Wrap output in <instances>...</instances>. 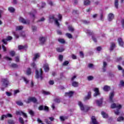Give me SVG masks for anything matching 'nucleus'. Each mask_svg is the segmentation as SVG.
<instances>
[{"mask_svg": "<svg viewBox=\"0 0 124 124\" xmlns=\"http://www.w3.org/2000/svg\"><path fill=\"white\" fill-rule=\"evenodd\" d=\"M110 107L112 109H114V108H116L117 109H118L114 111L115 115H119L120 114V111L119 110L122 108V105L119 104L113 103L111 104Z\"/></svg>", "mask_w": 124, "mask_h": 124, "instance_id": "nucleus-1", "label": "nucleus"}, {"mask_svg": "<svg viewBox=\"0 0 124 124\" xmlns=\"http://www.w3.org/2000/svg\"><path fill=\"white\" fill-rule=\"evenodd\" d=\"M78 105L79 106L80 110L81 111H85V112H88L89 110H90V107L88 106H84V105H83V103L81 102H78Z\"/></svg>", "mask_w": 124, "mask_h": 124, "instance_id": "nucleus-2", "label": "nucleus"}, {"mask_svg": "<svg viewBox=\"0 0 124 124\" xmlns=\"http://www.w3.org/2000/svg\"><path fill=\"white\" fill-rule=\"evenodd\" d=\"M35 73V78H36V79H38L39 78H41V80H42V79H43V78L42 77V74L43 73V71H42V69H40V72H39L38 70H36Z\"/></svg>", "mask_w": 124, "mask_h": 124, "instance_id": "nucleus-3", "label": "nucleus"}, {"mask_svg": "<svg viewBox=\"0 0 124 124\" xmlns=\"http://www.w3.org/2000/svg\"><path fill=\"white\" fill-rule=\"evenodd\" d=\"M37 102V99L34 97H30L28 98V100L25 101V102L29 104V103H31V102H33V103H36Z\"/></svg>", "mask_w": 124, "mask_h": 124, "instance_id": "nucleus-4", "label": "nucleus"}, {"mask_svg": "<svg viewBox=\"0 0 124 124\" xmlns=\"http://www.w3.org/2000/svg\"><path fill=\"white\" fill-rule=\"evenodd\" d=\"M1 83H2V86L4 88H7V86L9 85V81L8 79L6 78H2L1 79Z\"/></svg>", "mask_w": 124, "mask_h": 124, "instance_id": "nucleus-5", "label": "nucleus"}, {"mask_svg": "<svg viewBox=\"0 0 124 124\" xmlns=\"http://www.w3.org/2000/svg\"><path fill=\"white\" fill-rule=\"evenodd\" d=\"M52 20H54L55 24L56 26L60 28V23H59V21L58 19L55 18V16L52 15L49 17V21L52 22Z\"/></svg>", "mask_w": 124, "mask_h": 124, "instance_id": "nucleus-6", "label": "nucleus"}, {"mask_svg": "<svg viewBox=\"0 0 124 124\" xmlns=\"http://www.w3.org/2000/svg\"><path fill=\"white\" fill-rule=\"evenodd\" d=\"M12 114L10 113H8L7 114H3L1 116L0 118V120L1 121H3L4 119H7V118H12Z\"/></svg>", "mask_w": 124, "mask_h": 124, "instance_id": "nucleus-7", "label": "nucleus"}, {"mask_svg": "<svg viewBox=\"0 0 124 124\" xmlns=\"http://www.w3.org/2000/svg\"><path fill=\"white\" fill-rule=\"evenodd\" d=\"M19 22L22 23L23 24H25L26 25H29L30 24V20L24 19V18L20 17L19 18Z\"/></svg>", "mask_w": 124, "mask_h": 124, "instance_id": "nucleus-8", "label": "nucleus"}, {"mask_svg": "<svg viewBox=\"0 0 124 124\" xmlns=\"http://www.w3.org/2000/svg\"><path fill=\"white\" fill-rule=\"evenodd\" d=\"M47 40V38L46 37H40L39 38V41H40V44L41 45H43L44 43L46 42V40Z\"/></svg>", "mask_w": 124, "mask_h": 124, "instance_id": "nucleus-9", "label": "nucleus"}, {"mask_svg": "<svg viewBox=\"0 0 124 124\" xmlns=\"http://www.w3.org/2000/svg\"><path fill=\"white\" fill-rule=\"evenodd\" d=\"M39 110H40V111H42V110H45V111H47V112H48V111H49V108L46 106H45V107L43 106H40L39 107Z\"/></svg>", "mask_w": 124, "mask_h": 124, "instance_id": "nucleus-10", "label": "nucleus"}, {"mask_svg": "<svg viewBox=\"0 0 124 124\" xmlns=\"http://www.w3.org/2000/svg\"><path fill=\"white\" fill-rule=\"evenodd\" d=\"M9 40H12V37L9 36L7 37L6 39H3L2 40V42L4 43V44H7V41H9Z\"/></svg>", "mask_w": 124, "mask_h": 124, "instance_id": "nucleus-11", "label": "nucleus"}, {"mask_svg": "<svg viewBox=\"0 0 124 124\" xmlns=\"http://www.w3.org/2000/svg\"><path fill=\"white\" fill-rule=\"evenodd\" d=\"M97 105L98 106H102V103H103V98H101L99 100H95Z\"/></svg>", "mask_w": 124, "mask_h": 124, "instance_id": "nucleus-12", "label": "nucleus"}, {"mask_svg": "<svg viewBox=\"0 0 124 124\" xmlns=\"http://www.w3.org/2000/svg\"><path fill=\"white\" fill-rule=\"evenodd\" d=\"M48 119H46L45 120V122H46V124H51L52 123L51 122H53V121H54V120H55V119L53 117H49V118H48ZM49 120H50V121H49Z\"/></svg>", "mask_w": 124, "mask_h": 124, "instance_id": "nucleus-13", "label": "nucleus"}, {"mask_svg": "<svg viewBox=\"0 0 124 124\" xmlns=\"http://www.w3.org/2000/svg\"><path fill=\"white\" fill-rule=\"evenodd\" d=\"M16 115H23V117L25 118V119H27V118H28V115H27V114L23 111H16Z\"/></svg>", "mask_w": 124, "mask_h": 124, "instance_id": "nucleus-14", "label": "nucleus"}, {"mask_svg": "<svg viewBox=\"0 0 124 124\" xmlns=\"http://www.w3.org/2000/svg\"><path fill=\"white\" fill-rule=\"evenodd\" d=\"M115 93H114V92H112L109 94V101L110 102H114V101L113 100V98L114 97Z\"/></svg>", "mask_w": 124, "mask_h": 124, "instance_id": "nucleus-15", "label": "nucleus"}, {"mask_svg": "<svg viewBox=\"0 0 124 124\" xmlns=\"http://www.w3.org/2000/svg\"><path fill=\"white\" fill-rule=\"evenodd\" d=\"M108 19L109 22H111L114 19V14L112 13L108 14Z\"/></svg>", "mask_w": 124, "mask_h": 124, "instance_id": "nucleus-16", "label": "nucleus"}, {"mask_svg": "<svg viewBox=\"0 0 124 124\" xmlns=\"http://www.w3.org/2000/svg\"><path fill=\"white\" fill-rule=\"evenodd\" d=\"M94 92H95L93 95L94 96H97V95H99V94H100L98 88L94 89Z\"/></svg>", "mask_w": 124, "mask_h": 124, "instance_id": "nucleus-17", "label": "nucleus"}, {"mask_svg": "<svg viewBox=\"0 0 124 124\" xmlns=\"http://www.w3.org/2000/svg\"><path fill=\"white\" fill-rule=\"evenodd\" d=\"M91 121L93 124H98V122L96 121V119H95V117L92 116L91 117Z\"/></svg>", "mask_w": 124, "mask_h": 124, "instance_id": "nucleus-18", "label": "nucleus"}, {"mask_svg": "<svg viewBox=\"0 0 124 124\" xmlns=\"http://www.w3.org/2000/svg\"><path fill=\"white\" fill-rule=\"evenodd\" d=\"M44 69L46 72H48L49 71V64L48 63L44 64Z\"/></svg>", "mask_w": 124, "mask_h": 124, "instance_id": "nucleus-19", "label": "nucleus"}, {"mask_svg": "<svg viewBox=\"0 0 124 124\" xmlns=\"http://www.w3.org/2000/svg\"><path fill=\"white\" fill-rule=\"evenodd\" d=\"M116 47V44L115 43H110V47L109 48L110 51H113L114 48Z\"/></svg>", "mask_w": 124, "mask_h": 124, "instance_id": "nucleus-20", "label": "nucleus"}, {"mask_svg": "<svg viewBox=\"0 0 124 124\" xmlns=\"http://www.w3.org/2000/svg\"><path fill=\"white\" fill-rule=\"evenodd\" d=\"M118 41L120 46H124V41H123V39H122V38H119L118 39Z\"/></svg>", "mask_w": 124, "mask_h": 124, "instance_id": "nucleus-21", "label": "nucleus"}, {"mask_svg": "<svg viewBox=\"0 0 124 124\" xmlns=\"http://www.w3.org/2000/svg\"><path fill=\"white\" fill-rule=\"evenodd\" d=\"M40 55H39V53H36L34 55V57L33 58V62H35L37 59H38Z\"/></svg>", "mask_w": 124, "mask_h": 124, "instance_id": "nucleus-22", "label": "nucleus"}, {"mask_svg": "<svg viewBox=\"0 0 124 124\" xmlns=\"http://www.w3.org/2000/svg\"><path fill=\"white\" fill-rule=\"evenodd\" d=\"M72 86H73V87H74L75 88H76L79 86V83L75 81H72Z\"/></svg>", "mask_w": 124, "mask_h": 124, "instance_id": "nucleus-23", "label": "nucleus"}, {"mask_svg": "<svg viewBox=\"0 0 124 124\" xmlns=\"http://www.w3.org/2000/svg\"><path fill=\"white\" fill-rule=\"evenodd\" d=\"M106 66H107V63L105 62H103V70L104 72L106 71Z\"/></svg>", "mask_w": 124, "mask_h": 124, "instance_id": "nucleus-24", "label": "nucleus"}, {"mask_svg": "<svg viewBox=\"0 0 124 124\" xmlns=\"http://www.w3.org/2000/svg\"><path fill=\"white\" fill-rule=\"evenodd\" d=\"M84 5H90V4H91V0H85L84 1Z\"/></svg>", "mask_w": 124, "mask_h": 124, "instance_id": "nucleus-25", "label": "nucleus"}, {"mask_svg": "<svg viewBox=\"0 0 124 124\" xmlns=\"http://www.w3.org/2000/svg\"><path fill=\"white\" fill-rule=\"evenodd\" d=\"M103 90L105 92H108V91H109L110 90V87L109 86L106 85L104 87Z\"/></svg>", "mask_w": 124, "mask_h": 124, "instance_id": "nucleus-26", "label": "nucleus"}, {"mask_svg": "<svg viewBox=\"0 0 124 124\" xmlns=\"http://www.w3.org/2000/svg\"><path fill=\"white\" fill-rule=\"evenodd\" d=\"M60 119L61 121H62L63 122L64 121H65V120H67L68 119V117L67 116H60Z\"/></svg>", "mask_w": 124, "mask_h": 124, "instance_id": "nucleus-27", "label": "nucleus"}, {"mask_svg": "<svg viewBox=\"0 0 124 124\" xmlns=\"http://www.w3.org/2000/svg\"><path fill=\"white\" fill-rule=\"evenodd\" d=\"M114 5L116 8H119V0H115Z\"/></svg>", "mask_w": 124, "mask_h": 124, "instance_id": "nucleus-28", "label": "nucleus"}, {"mask_svg": "<svg viewBox=\"0 0 124 124\" xmlns=\"http://www.w3.org/2000/svg\"><path fill=\"white\" fill-rule=\"evenodd\" d=\"M66 95H68L69 97H71L72 95H73V92L71 91L69 93H65Z\"/></svg>", "mask_w": 124, "mask_h": 124, "instance_id": "nucleus-29", "label": "nucleus"}, {"mask_svg": "<svg viewBox=\"0 0 124 124\" xmlns=\"http://www.w3.org/2000/svg\"><path fill=\"white\" fill-rule=\"evenodd\" d=\"M56 50L57 52H59L60 53H62V52H63V51H64V49H63L62 47H58L56 48Z\"/></svg>", "mask_w": 124, "mask_h": 124, "instance_id": "nucleus-30", "label": "nucleus"}, {"mask_svg": "<svg viewBox=\"0 0 124 124\" xmlns=\"http://www.w3.org/2000/svg\"><path fill=\"white\" fill-rule=\"evenodd\" d=\"M68 29L70 31H71V32H73V31H75L74 28L72 26H69Z\"/></svg>", "mask_w": 124, "mask_h": 124, "instance_id": "nucleus-31", "label": "nucleus"}, {"mask_svg": "<svg viewBox=\"0 0 124 124\" xmlns=\"http://www.w3.org/2000/svg\"><path fill=\"white\" fill-rule=\"evenodd\" d=\"M8 10L11 13H13V12H14V11H15V9H14V8H13L12 7H10L8 8Z\"/></svg>", "mask_w": 124, "mask_h": 124, "instance_id": "nucleus-32", "label": "nucleus"}, {"mask_svg": "<svg viewBox=\"0 0 124 124\" xmlns=\"http://www.w3.org/2000/svg\"><path fill=\"white\" fill-rule=\"evenodd\" d=\"M101 115L103 116V118H108V114H106V113L104 111L101 112Z\"/></svg>", "mask_w": 124, "mask_h": 124, "instance_id": "nucleus-33", "label": "nucleus"}, {"mask_svg": "<svg viewBox=\"0 0 124 124\" xmlns=\"http://www.w3.org/2000/svg\"><path fill=\"white\" fill-rule=\"evenodd\" d=\"M85 31V32H86V33H87V34H89L90 35H91V34H93V31H92L91 30H86Z\"/></svg>", "mask_w": 124, "mask_h": 124, "instance_id": "nucleus-34", "label": "nucleus"}, {"mask_svg": "<svg viewBox=\"0 0 124 124\" xmlns=\"http://www.w3.org/2000/svg\"><path fill=\"white\" fill-rule=\"evenodd\" d=\"M26 47H27L26 46L19 45L18 46V50H23V49H25Z\"/></svg>", "mask_w": 124, "mask_h": 124, "instance_id": "nucleus-35", "label": "nucleus"}, {"mask_svg": "<svg viewBox=\"0 0 124 124\" xmlns=\"http://www.w3.org/2000/svg\"><path fill=\"white\" fill-rule=\"evenodd\" d=\"M22 26H18L16 27V31H22V29H23Z\"/></svg>", "mask_w": 124, "mask_h": 124, "instance_id": "nucleus-36", "label": "nucleus"}, {"mask_svg": "<svg viewBox=\"0 0 124 124\" xmlns=\"http://www.w3.org/2000/svg\"><path fill=\"white\" fill-rule=\"evenodd\" d=\"M8 124H15V122L13 120L9 119L8 120Z\"/></svg>", "mask_w": 124, "mask_h": 124, "instance_id": "nucleus-37", "label": "nucleus"}, {"mask_svg": "<svg viewBox=\"0 0 124 124\" xmlns=\"http://www.w3.org/2000/svg\"><path fill=\"white\" fill-rule=\"evenodd\" d=\"M11 67H13V68H18V65L16 63H12L11 64Z\"/></svg>", "mask_w": 124, "mask_h": 124, "instance_id": "nucleus-38", "label": "nucleus"}, {"mask_svg": "<svg viewBox=\"0 0 124 124\" xmlns=\"http://www.w3.org/2000/svg\"><path fill=\"white\" fill-rule=\"evenodd\" d=\"M91 94H92V93L91 92H88V96L85 97V99H90L91 98Z\"/></svg>", "mask_w": 124, "mask_h": 124, "instance_id": "nucleus-39", "label": "nucleus"}, {"mask_svg": "<svg viewBox=\"0 0 124 124\" xmlns=\"http://www.w3.org/2000/svg\"><path fill=\"white\" fill-rule=\"evenodd\" d=\"M26 74L27 75H31V68H29L26 72Z\"/></svg>", "mask_w": 124, "mask_h": 124, "instance_id": "nucleus-40", "label": "nucleus"}, {"mask_svg": "<svg viewBox=\"0 0 124 124\" xmlns=\"http://www.w3.org/2000/svg\"><path fill=\"white\" fill-rule=\"evenodd\" d=\"M54 101L56 103H60V102H61V99L59 98H56L55 99H54Z\"/></svg>", "mask_w": 124, "mask_h": 124, "instance_id": "nucleus-41", "label": "nucleus"}, {"mask_svg": "<svg viewBox=\"0 0 124 124\" xmlns=\"http://www.w3.org/2000/svg\"><path fill=\"white\" fill-rule=\"evenodd\" d=\"M19 122L21 124H24V120L23 119V118H22V117H20L19 118Z\"/></svg>", "mask_w": 124, "mask_h": 124, "instance_id": "nucleus-42", "label": "nucleus"}, {"mask_svg": "<svg viewBox=\"0 0 124 124\" xmlns=\"http://www.w3.org/2000/svg\"><path fill=\"white\" fill-rule=\"evenodd\" d=\"M58 41L59 42H60V43H62V44L65 43V41H64V39H61V38L58 39Z\"/></svg>", "mask_w": 124, "mask_h": 124, "instance_id": "nucleus-43", "label": "nucleus"}, {"mask_svg": "<svg viewBox=\"0 0 124 124\" xmlns=\"http://www.w3.org/2000/svg\"><path fill=\"white\" fill-rule=\"evenodd\" d=\"M124 117H120L117 118V122H122V121H124Z\"/></svg>", "mask_w": 124, "mask_h": 124, "instance_id": "nucleus-44", "label": "nucleus"}, {"mask_svg": "<svg viewBox=\"0 0 124 124\" xmlns=\"http://www.w3.org/2000/svg\"><path fill=\"white\" fill-rule=\"evenodd\" d=\"M66 36H67L68 38L71 39L72 38V35L69 33H66Z\"/></svg>", "mask_w": 124, "mask_h": 124, "instance_id": "nucleus-45", "label": "nucleus"}, {"mask_svg": "<svg viewBox=\"0 0 124 124\" xmlns=\"http://www.w3.org/2000/svg\"><path fill=\"white\" fill-rule=\"evenodd\" d=\"M87 79L88 81H92V80H93V77L92 76H88Z\"/></svg>", "mask_w": 124, "mask_h": 124, "instance_id": "nucleus-46", "label": "nucleus"}, {"mask_svg": "<svg viewBox=\"0 0 124 124\" xmlns=\"http://www.w3.org/2000/svg\"><path fill=\"white\" fill-rule=\"evenodd\" d=\"M76 78H77V75L73 76L71 79L72 82L74 81V80H75Z\"/></svg>", "mask_w": 124, "mask_h": 124, "instance_id": "nucleus-47", "label": "nucleus"}, {"mask_svg": "<svg viewBox=\"0 0 124 124\" xmlns=\"http://www.w3.org/2000/svg\"><path fill=\"white\" fill-rule=\"evenodd\" d=\"M62 59H63V56L62 55H59V60L60 62H62Z\"/></svg>", "mask_w": 124, "mask_h": 124, "instance_id": "nucleus-48", "label": "nucleus"}, {"mask_svg": "<svg viewBox=\"0 0 124 124\" xmlns=\"http://www.w3.org/2000/svg\"><path fill=\"white\" fill-rule=\"evenodd\" d=\"M69 63V62H68V61H66L63 63L62 65L63 66L67 65V64H68Z\"/></svg>", "mask_w": 124, "mask_h": 124, "instance_id": "nucleus-49", "label": "nucleus"}, {"mask_svg": "<svg viewBox=\"0 0 124 124\" xmlns=\"http://www.w3.org/2000/svg\"><path fill=\"white\" fill-rule=\"evenodd\" d=\"M10 54L12 57H14L15 56V51H12L10 52Z\"/></svg>", "mask_w": 124, "mask_h": 124, "instance_id": "nucleus-50", "label": "nucleus"}, {"mask_svg": "<svg viewBox=\"0 0 124 124\" xmlns=\"http://www.w3.org/2000/svg\"><path fill=\"white\" fill-rule=\"evenodd\" d=\"M79 56L80 58H84V53H83V51H80Z\"/></svg>", "mask_w": 124, "mask_h": 124, "instance_id": "nucleus-51", "label": "nucleus"}, {"mask_svg": "<svg viewBox=\"0 0 124 124\" xmlns=\"http://www.w3.org/2000/svg\"><path fill=\"white\" fill-rule=\"evenodd\" d=\"M20 61V57H19V56H17L16 57V60H15V61L16 62H19Z\"/></svg>", "mask_w": 124, "mask_h": 124, "instance_id": "nucleus-52", "label": "nucleus"}, {"mask_svg": "<svg viewBox=\"0 0 124 124\" xmlns=\"http://www.w3.org/2000/svg\"><path fill=\"white\" fill-rule=\"evenodd\" d=\"M4 59H5V60H6L7 61H12V59L7 57V56H6L4 58Z\"/></svg>", "mask_w": 124, "mask_h": 124, "instance_id": "nucleus-53", "label": "nucleus"}, {"mask_svg": "<svg viewBox=\"0 0 124 124\" xmlns=\"http://www.w3.org/2000/svg\"><path fill=\"white\" fill-rule=\"evenodd\" d=\"M17 105H19V106H22L23 105V103L21 102L18 101L16 102Z\"/></svg>", "mask_w": 124, "mask_h": 124, "instance_id": "nucleus-54", "label": "nucleus"}, {"mask_svg": "<svg viewBox=\"0 0 124 124\" xmlns=\"http://www.w3.org/2000/svg\"><path fill=\"white\" fill-rule=\"evenodd\" d=\"M13 34H14V35H15V37H16V38H19V35H18V34L16 33V32H14Z\"/></svg>", "mask_w": 124, "mask_h": 124, "instance_id": "nucleus-55", "label": "nucleus"}, {"mask_svg": "<svg viewBox=\"0 0 124 124\" xmlns=\"http://www.w3.org/2000/svg\"><path fill=\"white\" fill-rule=\"evenodd\" d=\"M32 30L33 31H35L37 30V28H36V26H32Z\"/></svg>", "mask_w": 124, "mask_h": 124, "instance_id": "nucleus-56", "label": "nucleus"}, {"mask_svg": "<svg viewBox=\"0 0 124 124\" xmlns=\"http://www.w3.org/2000/svg\"><path fill=\"white\" fill-rule=\"evenodd\" d=\"M44 94H46V95H48V94H50V92L47 91H43Z\"/></svg>", "mask_w": 124, "mask_h": 124, "instance_id": "nucleus-57", "label": "nucleus"}, {"mask_svg": "<svg viewBox=\"0 0 124 124\" xmlns=\"http://www.w3.org/2000/svg\"><path fill=\"white\" fill-rule=\"evenodd\" d=\"M72 59H73V60H76V59H77V57L76 56V55H75L74 54H72Z\"/></svg>", "mask_w": 124, "mask_h": 124, "instance_id": "nucleus-58", "label": "nucleus"}, {"mask_svg": "<svg viewBox=\"0 0 124 124\" xmlns=\"http://www.w3.org/2000/svg\"><path fill=\"white\" fill-rule=\"evenodd\" d=\"M29 114H30V115H31V116H33V115H34V112L32 110H30L29 111Z\"/></svg>", "mask_w": 124, "mask_h": 124, "instance_id": "nucleus-59", "label": "nucleus"}, {"mask_svg": "<svg viewBox=\"0 0 124 124\" xmlns=\"http://www.w3.org/2000/svg\"><path fill=\"white\" fill-rule=\"evenodd\" d=\"M92 39L94 41V42H97V41L96 40V38H95V37H94V36H92Z\"/></svg>", "mask_w": 124, "mask_h": 124, "instance_id": "nucleus-60", "label": "nucleus"}, {"mask_svg": "<svg viewBox=\"0 0 124 124\" xmlns=\"http://www.w3.org/2000/svg\"><path fill=\"white\" fill-rule=\"evenodd\" d=\"M2 48L4 51V52H6V47H5V46H4V45H2Z\"/></svg>", "mask_w": 124, "mask_h": 124, "instance_id": "nucleus-61", "label": "nucleus"}, {"mask_svg": "<svg viewBox=\"0 0 124 124\" xmlns=\"http://www.w3.org/2000/svg\"><path fill=\"white\" fill-rule=\"evenodd\" d=\"M121 24L122 25V28H123V29H124V19H122L121 20Z\"/></svg>", "mask_w": 124, "mask_h": 124, "instance_id": "nucleus-62", "label": "nucleus"}, {"mask_svg": "<svg viewBox=\"0 0 124 124\" xmlns=\"http://www.w3.org/2000/svg\"><path fill=\"white\" fill-rule=\"evenodd\" d=\"M48 3L51 6L53 5V2L51 0H48Z\"/></svg>", "mask_w": 124, "mask_h": 124, "instance_id": "nucleus-63", "label": "nucleus"}, {"mask_svg": "<svg viewBox=\"0 0 124 124\" xmlns=\"http://www.w3.org/2000/svg\"><path fill=\"white\" fill-rule=\"evenodd\" d=\"M6 94L7 95V96H11V93L10 92H6Z\"/></svg>", "mask_w": 124, "mask_h": 124, "instance_id": "nucleus-64", "label": "nucleus"}]
</instances>
